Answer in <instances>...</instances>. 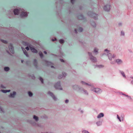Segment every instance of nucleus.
I'll return each mask as SVG.
<instances>
[{
  "instance_id": "43",
  "label": "nucleus",
  "mask_w": 133,
  "mask_h": 133,
  "mask_svg": "<svg viewBox=\"0 0 133 133\" xmlns=\"http://www.w3.org/2000/svg\"><path fill=\"white\" fill-rule=\"evenodd\" d=\"M1 87L3 88H4V89H5L6 88L4 86H3V85H1Z\"/></svg>"
},
{
  "instance_id": "44",
  "label": "nucleus",
  "mask_w": 133,
  "mask_h": 133,
  "mask_svg": "<svg viewBox=\"0 0 133 133\" xmlns=\"http://www.w3.org/2000/svg\"><path fill=\"white\" fill-rule=\"evenodd\" d=\"M71 2L72 3H73L75 0H71Z\"/></svg>"
},
{
  "instance_id": "12",
  "label": "nucleus",
  "mask_w": 133,
  "mask_h": 133,
  "mask_svg": "<svg viewBox=\"0 0 133 133\" xmlns=\"http://www.w3.org/2000/svg\"><path fill=\"white\" fill-rule=\"evenodd\" d=\"M72 88L74 90L77 91H78L80 89L79 86L77 85H73L72 86Z\"/></svg>"
},
{
  "instance_id": "42",
  "label": "nucleus",
  "mask_w": 133,
  "mask_h": 133,
  "mask_svg": "<svg viewBox=\"0 0 133 133\" xmlns=\"http://www.w3.org/2000/svg\"><path fill=\"white\" fill-rule=\"evenodd\" d=\"M69 100L68 99H66L65 100V103H68L69 102Z\"/></svg>"
},
{
  "instance_id": "35",
  "label": "nucleus",
  "mask_w": 133,
  "mask_h": 133,
  "mask_svg": "<svg viewBox=\"0 0 133 133\" xmlns=\"http://www.w3.org/2000/svg\"><path fill=\"white\" fill-rule=\"evenodd\" d=\"M91 24L94 27H95L96 26V24L94 22H92L91 23Z\"/></svg>"
},
{
  "instance_id": "28",
  "label": "nucleus",
  "mask_w": 133,
  "mask_h": 133,
  "mask_svg": "<svg viewBox=\"0 0 133 133\" xmlns=\"http://www.w3.org/2000/svg\"><path fill=\"white\" fill-rule=\"evenodd\" d=\"M48 94L52 97L54 95L50 91L48 92Z\"/></svg>"
},
{
  "instance_id": "4",
  "label": "nucleus",
  "mask_w": 133,
  "mask_h": 133,
  "mask_svg": "<svg viewBox=\"0 0 133 133\" xmlns=\"http://www.w3.org/2000/svg\"><path fill=\"white\" fill-rule=\"evenodd\" d=\"M91 90L97 94H100L102 92V90L98 88H91Z\"/></svg>"
},
{
  "instance_id": "33",
  "label": "nucleus",
  "mask_w": 133,
  "mask_h": 133,
  "mask_svg": "<svg viewBox=\"0 0 133 133\" xmlns=\"http://www.w3.org/2000/svg\"><path fill=\"white\" fill-rule=\"evenodd\" d=\"M120 35L121 36H124L125 35V33L123 31H121Z\"/></svg>"
},
{
  "instance_id": "19",
  "label": "nucleus",
  "mask_w": 133,
  "mask_h": 133,
  "mask_svg": "<svg viewBox=\"0 0 133 133\" xmlns=\"http://www.w3.org/2000/svg\"><path fill=\"white\" fill-rule=\"evenodd\" d=\"M117 119H118L120 122L124 121V117L123 116H121V119L120 117L118 115H117Z\"/></svg>"
},
{
  "instance_id": "25",
  "label": "nucleus",
  "mask_w": 133,
  "mask_h": 133,
  "mask_svg": "<svg viewBox=\"0 0 133 133\" xmlns=\"http://www.w3.org/2000/svg\"><path fill=\"white\" fill-rule=\"evenodd\" d=\"M4 70L6 72H7L10 70V68L8 67H5L4 68Z\"/></svg>"
},
{
  "instance_id": "30",
  "label": "nucleus",
  "mask_w": 133,
  "mask_h": 133,
  "mask_svg": "<svg viewBox=\"0 0 133 133\" xmlns=\"http://www.w3.org/2000/svg\"><path fill=\"white\" fill-rule=\"evenodd\" d=\"M59 43L61 44H63L64 42V41L62 39H60L59 41Z\"/></svg>"
},
{
  "instance_id": "54",
  "label": "nucleus",
  "mask_w": 133,
  "mask_h": 133,
  "mask_svg": "<svg viewBox=\"0 0 133 133\" xmlns=\"http://www.w3.org/2000/svg\"><path fill=\"white\" fill-rule=\"evenodd\" d=\"M32 125H34V123H32Z\"/></svg>"
},
{
  "instance_id": "24",
  "label": "nucleus",
  "mask_w": 133,
  "mask_h": 133,
  "mask_svg": "<svg viewBox=\"0 0 133 133\" xmlns=\"http://www.w3.org/2000/svg\"><path fill=\"white\" fill-rule=\"evenodd\" d=\"M121 94L124 96L125 97H127L129 99H131V97L130 96H129L127 95H126V94H124L122 93H121Z\"/></svg>"
},
{
  "instance_id": "45",
  "label": "nucleus",
  "mask_w": 133,
  "mask_h": 133,
  "mask_svg": "<svg viewBox=\"0 0 133 133\" xmlns=\"http://www.w3.org/2000/svg\"><path fill=\"white\" fill-rule=\"evenodd\" d=\"M44 53L45 54H47V52L46 51H44Z\"/></svg>"
},
{
  "instance_id": "11",
  "label": "nucleus",
  "mask_w": 133,
  "mask_h": 133,
  "mask_svg": "<svg viewBox=\"0 0 133 133\" xmlns=\"http://www.w3.org/2000/svg\"><path fill=\"white\" fill-rule=\"evenodd\" d=\"M16 94V93L15 91H13L12 92H11L10 93V94L8 95V97L11 98H14L15 97Z\"/></svg>"
},
{
  "instance_id": "16",
  "label": "nucleus",
  "mask_w": 133,
  "mask_h": 133,
  "mask_svg": "<svg viewBox=\"0 0 133 133\" xmlns=\"http://www.w3.org/2000/svg\"><path fill=\"white\" fill-rule=\"evenodd\" d=\"M21 48L24 54L26 57H29V55L28 54L27 52L25 50V49L23 48L22 47Z\"/></svg>"
},
{
  "instance_id": "9",
  "label": "nucleus",
  "mask_w": 133,
  "mask_h": 133,
  "mask_svg": "<svg viewBox=\"0 0 133 133\" xmlns=\"http://www.w3.org/2000/svg\"><path fill=\"white\" fill-rule=\"evenodd\" d=\"M81 84L83 85L92 86V85L90 83H86L83 81H81L80 82Z\"/></svg>"
},
{
  "instance_id": "7",
  "label": "nucleus",
  "mask_w": 133,
  "mask_h": 133,
  "mask_svg": "<svg viewBox=\"0 0 133 133\" xmlns=\"http://www.w3.org/2000/svg\"><path fill=\"white\" fill-rule=\"evenodd\" d=\"M54 87L57 89L61 90H62V89L61 87L59 82H58L56 83L54 85Z\"/></svg>"
},
{
  "instance_id": "15",
  "label": "nucleus",
  "mask_w": 133,
  "mask_h": 133,
  "mask_svg": "<svg viewBox=\"0 0 133 133\" xmlns=\"http://www.w3.org/2000/svg\"><path fill=\"white\" fill-rule=\"evenodd\" d=\"M99 49L95 47L93 50V53L95 55H97L98 53Z\"/></svg>"
},
{
  "instance_id": "6",
  "label": "nucleus",
  "mask_w": 133,
  "mask_h": 133,
  "mask_svg": "<svg viewBox=\"0 0 133 133\" xmlns=\"http://www.w3.org/2000/svg\"><path fill=\"white\" fill-rule=\"evenodd\" d=\"M8 48L9 49V51L7 50L6 51L9 54H10V52L12 54L14 53V47L10 43L9 44L8 46Z\"/></svg>"
},
{
  "instance_id": "52",
  "label": "nucleus",
  "mask_w": 133,
  "mask_h": 133,
  "mask_svg": "<svg viewBox=\"0 0 133 133\" xmlns=\"http://www.w3.org/2000/svg\"><path fill=\"white\" fill-rule=\"evenodd\" d=\"M81 112L82 113H83V111L82 110L81 111Z\"/></svg>"
},
{
  "instance_id": "51",
  "label": "nucleus",
  "mask_w": 133,
  "mask_h": 133,
  "mask_svg": "<svg viewBox=\"0 0 133 133\" xmlns=\"http://www.w3.org/2000/svg\"><path fill=\"white\" fill-rule=\"evenodd\" d=\"M119 24L120 25H122V24L121 23H120Z\"/></svg>"
},
{
  "instance_id": "34",
  "label": "nucleus",
  "mask_w": 133,
  "mask_h": 133,
  "mask_svg": "<svg viewBox=\"0 0 133 133\" xmlns=\"http://www.w3.org/2000/svg\"><path fill=\"white\" fill-rule=\"evenodd\" d=\"M39 54L41 58H42L43 57V55L42 52H39Z\"/></svg>"
},
{
  "instance_id": "39",
  "label": "nucleus",
  "mask_w": 133,
  "mask_h": 133,
  "mask_svg": "<svg viewBox=\"0 0 133 133\" xmlns=\"http://www.w3.org/2000/svg\"><path fill=\"white\" fill-rule=\"evenodd\" d=\"M34 63L35 65H36L37 63V61L36 59H34Z\"/></svg>"
},
{
  "instance_id": "21",
  "label": "nucleus",
  "mask_w": 133,
  "mask_h": 133,
  "mask_svg": "<svg viewBox=\"0 0 133 133\" xmlns=\"http://www.w3.org/2000/svg\"><path fill=\"white\" fill-rule=\"evenodd\" d=\"M3 93H6L8 92H9L10 91V90H0Z\"/></svg>"
},
{
  "instance_id": "29",
  "label": "nucleus",
  "mask_w": 133,
  "mask_h": 133,
  "mask_svg": "<svg viewBox=\"0 0 133 133\" xmlns=\"http://www.w3.org/2000/svg\"><path fill=\"white\" fill-rule=\"evenodd\" d=\"M0 41L3 43L5 44H7L8 43V41L6 40H3L2 39H0Z\"/></svg>"
},
{
  "instance_id": "2",
  "label": "nucleus",
  "mask_w": 133,
  "mask_h": 133,
  "mask_svg": "<svg viewBox=\"0 0 133 133\" xmlns=\"http://www.w3.org/2000/svg\"><path fill=\"white\" fill-rule=\"evenodd\" d=\"M111 8L110 4L109 3L105 5L103 8V9L104 11L107 12L109 11Z\"/></svg>"
},
{
  "instance_id": "22",
  "label": "nucleus",
  "mask_w": 133,
  "mask_h": 133,
  "mask_svg": "<svg viewBox=\"0 0 133 133\" xmlns=\"http://www.w3.org/2000/svg\"><path fill=\"white\" fill-rule=\"evenodd\" d=\"M116 62L118 64H119L121 63L122 62V61L121 59H116Z\"/></svg>"
},
{
  "instance_id": "48",
  "label": "nucleus",
  "mask_w": 133,
  "mask_h": 133,
  "mask_svg": "<svg viewBox=\"0 0 133 133\" xmlns=\"http://www.w3.org/2000/svg\"><path fill=\"white\" fill-rule=\"evenodd\" d=\"M75 33H77V31L76 30V29H75Z\"/></svg>"
},
{
  "instance_id": "3",
  "label": "nucleus",
  "mask_w": 133,
  "mask_h": 133,
  "mask_svg": "<svg viewBox=\"0 0 133 133\" xmlns=\"http://www.w3.org/2000/svg\"><path fill=\"white\" fill-rule=\"evenodd\" d=\"M88 54L89 56L90 60L93 62H97L96 58L92 55L91 53L88 52Z\"/></svg>"
},
{
  "instance_id": "32",
  "label": "nucleus",
  "mask_w": 133,
  "mask_h": 133,
  "mask_svg": "<svg viewBox=\"0 0 133 133\" xmlns=\"http://www.w3.org/2000/svg\"><path fill=\"white\" fill-rule=\"evenodd\" d=\"M120 73L122 75V76L124 78H126V77L125 75V74L124 72L122 71H120Z\"/></svg>"
},
{
  "instance_id": "1",
  "label": "nucleus",
  "mask_w": 133,
  "mask_h": 133,
  "mask_svg": "<svg viewBox=\"0 0 133 133\" xmlns=\"http://www.w3.org/2000/svg\"><path fill=\"white\" fill-rule=\"evenodd\" d=\"M110 50L107 49H105L104 50V53L103 54V55H106L107 56L108 59L110 61H111L112 58L115 57L114 55H112L110 52Z\"/></svg>"
},
{
  "instance_id": "53",
  "label": "nucleus",
  "mask_w": 133,
  "mask_h": 133,
  "mask_svg": "<svg viewBox=\"0 0 133 133\" xmlns=\"http://www.w3.org/2000/svg\"><path fill=\"white\" fill-rule=\"evenodd\" d=\"M131 78H132V79H133V77H131Z\"/></svg>"
},
{
  "instance_id": "14",
  "label": "nucleus",
  "mask_w": 133,
  "mask_h": 133,
  "mask_svg": "<svg viewBox=\"0 0 133 133\" xmlns=\"http://www.w3.org/2000/svg\"><path fill=\"white\" fill-rule=\"evenodd\" d=\"M81 93L83 95H86L88 96L89 95V93L87 91L84 89H83L82 90Z\"/></svg>"
},
{
  "instance_id": "26",
  "label": "nucleus",
  "mask_w": 133,
  "mask_h": 133,
  "mask_svg": "<svg viewBox=\"0 0 133 133\" xmlns=\"http://www.w3.org/2000/svg\"><path fill=\"white\" fill-rule=\"evenodd\" d=\"M96 123L97 126H100L102 125V122L101 121H99L97 122Z\"/></svg>"
},
{
  "instance_id": "31",
  "label": "nucleus",
  "mask_w": 133,
  "mask_h": 133,
  "mask_svg": "<svg viewBox=\"0 0 133 133\" xmlns=\"http://www.w3.org/2000/svg\"><path fill=\"white\" fill-rule=\"evenodd\" d=\"M82 133H91L89 132L88 131L86 130H83L82 131Z\"/></svg>"
},
{
  "instance_id": "40",
  "label": "nucleus",
  "mask_w": 133,
  "mask_h": 133,
  "mask_svg": "<svg viewBox=\"0 0 133 133\" xmlns=\"http://www.w3.org/2000/svg\"><path fill=\"white\" fill-rule=\"evenodd\" d=\"M39 79L40 80V81H41V82L42 83H43V79L41 77H40L39 78Z\"/></svg>"
},
{
  "instance_id": "46",
  "label": "nucleus",
  "mask_w": 133,
  "mask_h": 133,
  "mask_svg": "<svg viewBox=\"0 0 133 133\" xmlns=\"http://www.w3.org/2000/svg\"><path fill=\"white\" fill-rule=\"evenodd\" d=\"M60 61L62 62H64V60L63 59H60Z\"/></svg>"
},
{
  "instance_id": "27",
  "label": "nucleus",
  "mask_w": 133,
  "mask_h": 133,
  "mask_svg": "<svg viewBox=\"0 0 133 133\" xmlns=\"http://www.w3.org/2000/svg\"><path fill=\"white\" fill-rule=\"evenodd\" d=\"M48 94L52 97L54 95L50 91L48 92Z\"/></svg>"
},
{
  "instance_id": "36",
  "label": "nucleus",
  "mask_w": 133,
  "mask_h": 133,
  "mask_svg": "<svg viewBox=\"0 0 133 133\" xmlns=\"http://www.w3.org/2000/svg\"><path fill=\"white\" fill-rule=\"evenodd\" d=\"M4 112L3 109L1 107H0V112L1 113L3 112Z\"/></svg>"
},
{
  "instance_id": "47",
  "label": "nucleus",
  "mask_w": 133,
  "mask_h": 133,
  "mask_svg": "<svg viewBox=\"0 0 133 133\" xmlns=\"http://www.w3.org/2000/svg\"><path fill=\"white\" fill-rule=\"evenodd\" d=\"M131 84H132L133 85V80L132 81H131Z\"/></svg>"
},
{
  "instance_id": "20",
  "label": "nucleus",
  "mask_w": 133,
  "mask_h": 133,
  "mask_svg": "<svg viewBox=\"0 0 133 133\" xmlns=\"http://www.w3.org/2000/svg\"><path fill=\"white\" fill-rule=\"evenodd\" d=\"M95 68H101L104 67V66L102 65H95Z\"/></svg>"
},
{
  "instance_id": "18",
  "label": "nucleus",
  "mask_w": 133,
  "mask_h": 133,
  "mask_svg": "<svg viewBox=\"0 0 133 133\" xmlns=\"http://www.w3.org/2000/svg\"><path fill=\"white\" fill-rule=\"evenodd\" d=\"M33 119L36 122H37L39 120V118L38 117L35 115H34L33 116Z\"/></svg>"
},
{
  "instance_id": "17",
  "label": "nucleus",
  "mask_w": 133,
  "mask_h": 133,
  "mask_svg": "<svg viewBox=\"0 0 133 133\" xmlns=\"http://www.w3.org/2000/svg\"><path fill=\"white\" fill-rule=\"evenodd\" d=\"M104 116V114L103 113H100L97 116V118L98 119H99L103 117Z\"/></svg>"
},
{
  "instance_id": "37",
  "label": "nucleus",
  "mask_w": 133,
  "mask_h": 133,
  "mask_svg": "<svg viewBox=\"0 0 133 133\" xmlns=\"http://www.w3.org/2000/svg\"><path fill=\"white\" fill-rule=\"evenodd\" d=\"M28 94L29 96L30 97H31L32 96V94L30 92H28Z\"/></svg>"
},
{
  "instance_id": "50",
  "label": "nucleus",
  "mask_w": 133,
  "mask_h": 133,
  "mask_svg": "<svg viewBox=\"0 0 133 133\" xmlns=\"http://www.w3.org/2000/svg\"><path fill=\"white\" fill-rule=\"evenodd\" d=\"M23 60H21V62H22V63H23Z\"/></svg>"
},
{
  "instance_id": "13",
  "label": "nucleus",
  "mask_w": 133,
  "mask_h": 133,
  "mask_svg": "<svg viewBox=\"0 0 133 133\" xmlns=\"http://www.w3.org/2000/svg\"><path fill=\"white\" fill-rule=\"evenodd\" d=\"M29 47L30 49L31 50V52L33 53H37V51L35 49L33 46L29 45Z\"/></svg>"
},
{
  "instance_id": "55",
  "label": "nucleus",
  "mask_w": 133,
  "mask_h": 133,
  "mask_svg": "<svg viewBox=\"0 0 133 133\" xmlns=\"http://www.w3.org/2000/svg\"><path fill=\"white\" fill-rule=\"evenodd\" d=\"M51 68H53V67H54L53 66H51Z\"/></svg>"
},
{
  "instance_id": "38",
  "label": "nucleus",
  "mask_w": 133,
  "mask_h": 133,
  "mask_svg": "<svg viewBox=\"0 0 133 133\" xmlns=\"http://www.w3.org/2000/svg\"><path fill=\"white\" fill-rule=\"evenodd\" d=\"M83 30V29L82 28H80L78 30V31L79 32H82Z\"/></svg>"
},
{
  "instance_id": "23",
  "label": "nucleus",
  "mask_w": 133,
  "mask_h": 133,
  "mask_svg": "<svg viewBox=\"0 0 133 133\" xmlns=\"http://www.w3.org/2000/svg\"><path fill=\"white\" fill-rule=\"evenodd\" d=\"M52 97L54 101H57L58 100L57 98L55 95H54Z\"/></svg>"
},
{
  "instance_id": "5",
  "label": "nucleus",
  "mask_w": 133,
  "mask_h": 133,
  "mask_svg": "<svg viewBox=\"0 0 133 133\" xmlns=\"http://www.w3.org/2000/svg\"><path fill=\"white\" fill-rule=\"evenodd\" d=\"M29 14V12H28L24 11H23L22 9V11H21L20 15V16L22 18L28 16Z\"/></svg>"
},
{
  "instance_id": "8",
  "label": "nucleus",
  "mask_w": 133,
  "mask_h": 133,
  "mask_svg": "<svg viewBox=\"0 0 133 133\" xmlns=\"http://www.w3.org/2000/svg\"><path fill=\"white\" fill-rule=\"evenodd\" d=\"M22 9H16L13 10L14 14L15 15H18L19 14L20 12L22 11Z\"/></svg>"
},
{
  "instance_id": "41",
  "label": "nucleus",
  "mask_w": 133,
  "mask_h": 133,
  "mask_svg": "<svg viewBox=\"0 0 133 133\" xmlns=\"http://www.w3.org/2000/svg\"><path fill=\"white\" fill-rule=\"evenodd\" d=\"M25 49H26V50H27L28 51L29 50V49H30V48H29V46H27V47H26L25 48Z\"/></svg>"
},
{
  "instance_id": "10",
  "label": "nucleus",
  "mask_w": 133,
  "mask_h": 133,
  "mask_svg": "<svg viewBox=\"0 0 133 133\" xmlns=\"http://www.w3.org/2000/svg\"><path fill=\"white\" fill-rule=\"evenodd\" d=\"M67 74L65 72H63L62 74L59 75L58 76V78L61 79L67 76Z\"/></svg>"
},
{
  "instance_id": "49",
  "label": "nucleus",
  "mask_w": 133,
  "mask_h": 133,
  "mask_svg": "<svg viewBox=\"0 0 133 133\" xmlns=\"http://www.w3.org/2000/svg\"><path fill=\"white\" fill-rule=\"evenodd\" d=\"M56 40V38H55L54 39H52V41H55Z\"/></svg>"
}]
</instances>
